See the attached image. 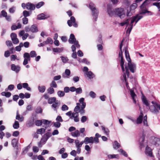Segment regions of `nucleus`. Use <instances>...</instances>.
Returning <instances> with one entry per match:
<instances>
[{"mask_svg":"<svg viewBox=\"0 0 160 160\" xmlns=\"http://www.w3.org/2000/svg\"><path fill=\"white\" fill-rule=\"evenodd\" d=\"M145 153L147 155L150 157H152L153 156L152 150L148 146H147L146 148Z\"/></svg>","mask_w":160,"mask_h":160,"instance_id":"obj_16","label":"nucleus"},{"mask_svg":"<svg viewBox=\"0 0 160 160\" xmlns=\"http://www.w3.org/2000/svg\"><path fill=\"white\" fill-rule=\"evenodd\" d=\"M23 14L24 17H27L30 16V14L29 12L26 10H24L23 12Z\"/></svg>","mask_w":160,"mask_h":160,"instance_id":"obj_54","label":"nucleus"},{"mask_svg":"<svg viewBox=\"0 0 160 160\" xmlns=\"http://www.w3.org/2000/svg\"><path fill=\"white\" fill-rule=\"evenodd\" d=\"M89 7L92 11L93 16L95 18V21H97L98 13V10L95 8L94 4L93 3H90L89 4Z\"/></svg>","mask_w":160,"mask_h":160,"instance_id":"obj_4","label":"nucleus"},{"mask_svg":"<svg viewBox=\"0 0 160 160\" xmlns=\"http://www.w3.org/2000/svg\"><path fill=\"white\" fill-rule=\"evenodd\" d=\"M102 129L104 132L107 135L109 134V130L108 128H105L104 126H102Z\"/></svg>","mask_w":160,"mask_h":160,"instance_id":"obj_51","label":"nucleus"},{"mask_svg":"<svg viewBox=\"0 0 160 160\" xmlns=\"http://www.w3.org/2000/svg\"><path fill=\"white\" fill-rule=\"evenodd\" d=\"M56 100V98L55 97L50 98L48 100V103L49 104H52Z\"/></svg>","mask_w":160,"mask_h":160,"instance_id":"obj_32","label":"nucleus"},{"mask_svg":"<svg viewBox=\"0 0 160 160\" xmlns=\"http://www.w3.org/2000/svg\"><path fill=\"white\" fill-rule=\"evenodd\" d=\"M22 23L24 24H26L28 23V19L27 17H24L22 19Z\"/></svg>","mask_w":160,"mask_h":160,"instance_id":"obj_63","label":"nucleus"},{"mask_svg":"<svg viewBox=\"0 0 160 160\" xmlns=\"http://www.w3.org/2000/svg\"><path fill=\"white\" fill-rule=\"evenodd\" d=\"M84 98H80L79 100V102L82 104V105L81 106V108L80 109L79 112L81 115L84 114L85 112V110L84 109L86 107V103L84 102Z\"/></svg>","mask_w":160,"mask_h":160,"instance_id":"obj_6","label":"nucleus"},{"mask_svg":"<svg viewBox=\"0 0 160 160\" xmlns=\"http://www.w3.org/2000/svg\"><path fill=\"white\" fill-rule=\"evenodd\" d=\"M62 48H53L52 49V50L53 52H60L62 51H63Z\"/></svg>","mask_w":160,"mask_h":160,"instance_id":"obj_45","label":"nucleus"},{"mask_svg":"<svg viewBox=\"0 0 160 160\" xmlns=\"http://www.w3.org/2000/svg\"><path fill=\"white\" fill-rule=\"evenodd\" d=\"M30 56L31 58L36 57L37 55L36 52L34 51H31L30 52Z\"/></svg>","mask_w":160,"mask_h":160,"instance_id":"obj_57","label":"nucleus"},{"mask_svg":"<svg viewBox=\"0 0 160 160\" xmlns=\"http://www.w3.org/2000/svg\"><path fill=\"white\" fill-rule=\"evenodd\" d=\"M57 94L59 97H62L64 96L65 93L63 91H59L57 92Z\"/></svg>","mask_w":160,"mask_h":160,"instance_id":"obj_44","label":"nucleus"},{"mask_svg":"<svg viewBox=\"0 0 160 160\" xmlns=\"http://www.w3.org/2000/svg\"><path fill=\"white\" fill-rule=\"evenodd\" d=\"M52 136L51 133L50 132H47L43 135L42 137L48 140V139Z\"/></svg>","mask_w":160,"mask_h":160,"instance_id":"obj_35","label":"nucleus"},{"mask_svg":"<svg viewBox=\"0 0 160 160\" xmlns=\"http://www.w3.org/2000/svg\"><path fill=\"white\" fill-rule=\"evenodd\" d=\"M30 56L29 53L28 52H25L23 55V58L24 59H28L29 61L30 60Z\"/></svg>","mask_w":160,"mask_h":160,"instance_id":"obj_47","label":"nucleus"},{"mask_svg":"<svg viewBox=\"0 0 160 160\" xmlns=\"http://www.w3.org/2000/svg\"><path fill=\"white\" fill-rule=\"evenodd\" d=\"M83 141L84 143L86 144L89 143H93V137H92L89 138L86 137L84 139V141Z\"/></svg>","mask_w":160,"mask_h":160,"instance_id":"obj_15","label":"nucleus"},{"mask_svg":"<svg viewBox=\"0 0 160 160\" xmlns=\"http://www.w3.org/2000/svg\"><path fill=\"white\" fill-rule=\"evenodd\" d=\"M149 109L150 111L154 113H158L159 112V111L157 106H156L151 105L149 106Z\"/></svg>","mask_w":160,"mask_h":160,"instance_id":"obj_11","label":"nucleus"},{"mask_svg":"<svg viewBox=\"0 0 160 160\" xmlns=\"http://www.w3.org/2000/svg\"><path fill=\"white\" fill-rule=\"evenodd\" d=\"M107 12L110 17H112L114 15H115L116 9L115 10H112V7L109 6H107Z\"/></svg>","mask_w":160,"mask_h":160,"instance_id":"obj_9","label":"nucleus"},{"mask_svg":"<svg viewBox=\"0 0 160 160\" xmlns=\"http://www.w3.org/2000/svg\"><path fill=\"white\" fill-rule=\"evenodd\" d=\"M18 140L16 138H14L12 141V145L13 147L15 148L17 146Z\"/></svg>","mask_w":160,"mask_h":160,"instance_id":"obj_39","label":"nucleus"},{"mask_svg":"<svg viewBox=\"0 0 160 160\" xmlns=\"http://www.w3.org/2000/svg\"><path fill=\"white\" fill-rule=\"evenodd\" d=\"M13 127L14 129H17L19 127V124L18 122L15 121L13 124Z\"/></svg>","mask_w":160,"mask_h":160,"instance_id":"obj_46","label":"nucleus"},{"mask_svg":"<svg viewBox=\"0 0 160 160\" xmlns=\"http://www.w3.org/2000/svg\"><path fill=\"white\" fill-rule=\"evenodd\" d=\"M143 16L140 14H137L135 16L132 17V20L131 21L130 25L133 26V23L135 22V24L142 18Z\"/></svg>","mask_w":160,"mask_h":160,"instance_id":"obj_7","label":"nucleus"},{"mask_svg":"<svg viewBox=\"0 0 160 160\" xmlns=\"http://www.w3.org/2000/svg\"><path fill=\"white\" fill-rule=\"evenodd\" d=\"M69 108L65 104L62 105L61 107V110L62 111H67L68 110Z\"/></svg>","mask_w":160,"mask_h":160,"instance_id":"obj_55","label":"nucleus"},{"mask_svg":"<svg viewBox=\"0 0 160 160\" xmlns=\"http://www.w3.org/2000/svg\"><path fill=\"white\" fill-rule=\"evenodd\" d=\"M155 145L157 146L160 145V139L158 138H155L154 139Z\"/></svg>","mask_w":160,"mask_h":160,"instance_id":"obj_34","label":"nucleus"},{"mask_svg":"<svg viewBox=\"0 0 160 160\" xmlns=\"http://www.w3.org/2000/svg\"><path fill=\"white\" fill-rule=\"evenodd\" d=\"M22 87L23 88L26 89L29 91H31V88L28 87V84L27 83H24L22 84Z\"/></svg>","mask_w":160,"mask_h":160,"instance_id":"obj_38","label":"nucleus"},{"mask_svg":"<svg viewBox=\"0 0 160 160\" xmlns=\"http://www.w3.org/2000/svg\"><path fill=\"white\" fill-rule=\"evenodd\" d=\"M47 92L48 93L51 94L54 93V90L53 88L50 87L47 89Z\"/></svg>","mask_w":160,"mask_h":160,"instance_id":"obj_43","label":"nucleus"},{"mask_svg":"<svg viewBox=\"0 0 160 160\" xmlns=\"http://www.w3.org/2000/svg\"><path fill=\"white\" fill-rule=\"evenodd\" d=\"M149 1L148 0H146L144 1V2L140 6V8L141 9H143L146 6L148 5V4Z\"/></svg>","mask_w":160,"mask_h":160,"instance_id":"obj_40","label":"nucleus"},{"mask_svg":"<svg viewBox=\"0 0 160 160\" xmlns=\"http://www.w3.org/2000/svg\"><path fill=\"white\" fill-rule=\"evenodd\" d=\"M75 91L76 94H79L82 93V90L81 88L79 87L78 88H76V90Z\"/></svg>","mask_w":160,"mask_h":160,"instance_id":"obj_53","label":"nucleus"},{"mask_svg":"<svg viewBox=\"0 0 160 160\" xmlns=\"http://www.w3.org/2000/svg\"><path fill=\"white\" fill-rule=\"evenodd\" d=\"M142 100L143 103L146 106H149V103L144 95H142Z\"/></svg>","mask_w":160,"mask_h":160,"instance_id":"obj_20","label":"nucleus"},{"mask_svg":"<svg viewBox=\"0 0 160 160\" xmlns=\"http://www.w3.org/2000/svg\"><path fill=\"white\" fill-rule=\"evenodd\" d=\"M130 21V19L128 18L125 20L124 22L120 23V24L122 26H124L125 24L127 25V26L129 25V22Z\"/></svg>","mask_w":160,"mask_h":160,"instance_id":"obj_42","label":"nucleus"},{"mask_svg":"<svg viewBox=\"0 0 160 160\" xmlns=\"http://www.w3.org/2000/svg\"><path fill=\"white\" fill-rule=\"evenodd\" d=\"M35 8V6L31 2L27 3V9L30 11L34 10Z\"/></svg>","mask_w":160,"mask_h":160,"instance_id":"obj_17","label":"nucleus"},{"mask_svg":"<svg viewBox=\"0 0 160 160\" xmlns=\"http://www.w3.org/2000/svg\"><path fill=\"white\" fill-rule=\"evenodd\" d=\"M79 114L78 112H73L72 113V115L70 117V118L72 119L74 118V121L76 122H78L79 121V118L78 117Z\"/></svg>","mask_w":160,"mask_h":160,"instance_id":"obj_13","label":"nucleus"},{"mask_svg":"<svg viewBox=\"0 0 160 160\" xmlns=\"http://www.w3.org/2000/svg\"><path fill=\"white\" fill-rule=\"evenodd\" d=\"M16 119L19 120L20 122H22L24 120V117L23 116H20L18 111H17V115L16 117Z\"/></svg>","mask_w":160,"mask_h":160,"instance_id":"obj_27","label":"nucleus"},{"mask_svg":"<svg viewBox=\"0 0 160 160\" xmlns=\"http://www.w3.org/2000/svg\"><path fill=\"white\" fill-rule=\"evenodd\" d=\"M60 105V102L58 100H56L51 105V107L54 111L57 112V109Z\"/></svg>","mask_w":160,"mask_h":160,"instance_id":"obj_8","label":"nucleus"},{"mask_svg":"<svg viewBox=\"0 0 160 160\" xmlns=\"http://www.w3.org/2000/svg\"><path fill=\"white\" fill-rule=\"evenodd\" d=\"M71 135L74 137H78L80 136V134L78 130H75L74 132H71Z\"/></svg>","mask_w":160,"mask_h":160,"instance_id":"obj_26","label":"nucleus"},{"mask_svg":"<svg viewBox=\"0 0 160 160\" xmlns=\"http://www.w3.org/2000/svg\"><path fill=\"white\" fill-rule=\"evenodd\" d=\"M118 151L122 153L124 156L125 157H128V155L126 152L122 149H120L118 150Z\"/></svg>","mask_w":160,"mask_h":160,"instance_id":"obj_52","label":"nucleus"},{"mask_svg":"<svg viewBox=\"0 0 160 160\" xmlns=\"http://www.w3.org/2000/svg\"><path fill=\"white\" fill-rule=\"evenodd\" d=\"M74 142L76 147H81L84 143L83 141H82L80 142H79V141L78 139L75 140Z\"/></svg>","mask_w":160,"mask_h":160,"instance_id":"obj_25","label":"nucleus"},{"mask_svg":"<svg viewBox=\"0 0 160 160\" xmlns=\"http://www.w3.org/2000/svg\"><path fill=\"white\" fill-rule=\"evenodd\" d=\"M85 74L89 79L95 77V75L91 71H89L87 72H85Z\"/></svg>","mask_w":160,"mask_h":160,"instance_id":"obj_23","label":"nucleus"},{"mask_svg":"<svg viewBox=\"0 0 160 160\" xmlns=\"http://www.w3.org/2000/svg\"><path fill=\"white\" fill-rule=\"evenodd\" d=\"M124 41V39H123L121 41L120 44V52L119 54V57L121 58L120 65L122 69L123 72L125 71L124 64V60L122 56V47L123 45V43Z\"/></svg>","mask_w":160,"mask_h":160,"instance_id":"obj_3","label":"nucleus"},{"mask_svg":"<svg viewBox=\"0 0 160 160\" xmlns=\"http://www.w3.org/2000/svg\"><path fill=\"white\" fill-rule=\"evenodd\" d=\"M7 13L4 10H2L1 11V14L0 15V18L2 17H6L7 14Z\"/></svg>","mask_w":160,"mask_h":160,"instance_id":"obj_50","label":"nucleus"},{"mask_svg":"<svg viewBox=\"0 0 160 160\" xmlns=\"http://www.w3.org/2000/svg\"><path fill=\"white\" fill-rule=\"evenodd\" d=\"M71 72L70 70L66 69L64 73L62 74V77L64 78H69Z\"/></svg>","mask_w":160,"mask_h":160,"instance_id":"obj_18","label":"nucleus"},{"mask_svg":"<svg viewBox=\"0 0 160 160\" xmlns=\"http://www.w3.org/2000/svg\"><path fill=\"white\" fill-rule=\"evenodd\" d=\"M50 85V87H52V88H56L57 87V85L56 82L55 81L53 80L52 82Z\"/></svg>","mask_w":160,"mask_h":160,"instance_id":"obj_58","label":"nucleus"},{"mask_svg":"<svg viewBox=\"0 0 160 160\" xmlns=\"http://www.w3.org/2000/svg\"><path fill=\"white\" fill-rule=\"evenodd\" d=\"M44 4V2H40L38 3L36 5V8H39Z\"/></svg>","mask_w":160,"mask_h":160,"instance_id":"obj_49","label":"nucleus"},{"mask_svg":"<svg viewBox=\"0 0 160 160\" xmlns=\"http://www.w3.org/2000/svg\"><path fill=\"white\" fill-rule=\"evenodd\" d=\"M126 12L123 8H116L115 15L118 16L121 18L125 17Z\"/></svg>","mask_w":160,"mask_h":160,"instance_id":"obj_5","label":"nucleus"},{"mask_svg":"<svg viewBox=\"0 0 160 160\" xmlns=\"http://www.w3.org/2000/svg\"><path fill=\"white\" fill-rule=\"evenodd\" d=\"M137 7V4L136 3H133L130 6V8L131 9H135Z\"/></svg>","mask_w":160,"mask_h":160,"instance_id":"obj_64","label":"nucleus"},{"mask_svg":"<svg viewBox=\"0 0 160 160\" xmlns=\"http://www.w3.org/2000/svg\"><path fill=\"white\" fill-rule=\"evenodd\" d=\"M1 94L2 96H5L7 98L10 97L11 95V92H2Z\"/></svg>","mask_w":160,"mask_h":160,"instance_id":"obj_37","label":"nucleus"},{"mask_svg":"<svg viewBox=\"0 0 160 160\" xmlns=\"http://www.w3.org/2000/svg\"><path fill=\"white\" fill-rule=\"evenodd\" d=\"M125 69H126V73H124L123 75V77L124 79V80L125 81H126L127 80V78H126V75H127L128 77H129V71H128V67H127V66H125Z\"/></svg>","mask_w":160,"mask_h":160,"instance_id":"obj_22","label":"nucleus"},{"mask_svg":"<svg viewBox=\"0 0 160 160\" xmlns=\"http://www.w3.org/2000/svg\"><path fill=\"white\" fill-rule=\"evenodd\" d=\"M143 114L142 113H141V115L137 118L136 123L137 124H139L142 123V121Z\"/></svg>","mask_w":160,"mask_h":160,"instance_id":"obj_24","label":"nucleus"},{"mask_svg":"<svg viewBox=\"0 0 160 160\" xmlns=\"http://www.w3.org/2000/svg\"><path fill=\"white\" fill-rule=\"evenodd\" d=\"M125 53L126 59L128 62V68L131 72L134 73L136 69V65L134 63L131 62L129 52L128 51V46L126 47L125 48Z\"/></svg>","mask_w":160,"mask_h":160,"instance_id":"obj_1","label":"nucleus"},{"mask_svg":"<svg viewBox=\"0 0 160 160\" xmlns=\"http://www.w3.org/2000/svg\"><path fill=\"white\" fill-rule=\"evenodd\" d=\"M143 123L144 125L146 126H148V124L147 121V116H145L144 117Z\"/></svg>","mask_w":160,"mask_h":160,"instance_id":"obj_61","label":"nucleus"},{"mask_svg":"<svg viewBox=\"0 0 160 160\" xmlns=\"http://www.w3.org/2000/svg\"><path fill=\"white\" fill-rule=\"evenodd\" d=\"M42 109L40 107H37L35 111L37 113H42Z\"/></svg>","mask_w":160,"mask_h":160,"instance_id":"obj_59","label":"nucleus"},{"mask_svg":"<svg viewBox=\"0 0 160 160\" xmlns=\"http://www.w3.org/2000/svg\"><path fill=\"white\" fill-rule=\"evenodd\" d=\"M46 129L41 128L37 130V133L38 134H42L45 132Z\"/></svg>","mask_w":160,"mask_h":160,"instance_id":"obj_36","label":"nucleus"},{"mask_svg":"<svg viewBox=\"0 0 160 160\" xmlns=\"http://www.w3.org/2000/svg\"><path fill=\"white\" fill-rule=\"evenodd\" d=\"M47 18L46 15H45L43 13H42L38 16L37 19L38 20H42L45 19Z\"/></svg>","mask_w":160,"mask_h":160,"instance_id":"obj_28","label":"nucleus"},{"mask_svg":"<svg viewBox=\"0 0 160 160\" xmlns=\"http://www.w3.org/2000/svg\"><path fill=\"white\" fill-rule=\"evenodd\" d=\"M145 136V135L143 132L142 136L140 137L139 140L141 148H142L143 147V142L144 141Z\"/></svg>","mask_w":160,"mask_h":160,"instance_id":"obj_14","label":"nucleus"},{"mask_svg":"<svg viewBox=\"0 0 160 160\" xmlns=\"http://www.w3.org/2000/svg\"><path fill=\"white\" fill-rule=\"evenodd\" d=\"M42 123V121L41 120H36L35 122V124L37 126H41Z\"/></svg>","mask_w":160,"mask_h":160,"instance_id":"obj_56","label":"nucleus"},{"mask_svg":"<svg viewBox=\"0 0 160 160\" xmlns=\"http://www.w3.org/2000/svg\"><path fill=\"white\" fill-rule=\"evenodd\" d=\"M88 119V118L86 116H83L81 118V122L82 123H84L87 121Z\"/></svg>","mask_w":160,"mask_h":160,"instance_id":"obj_62","label":"nucleus"},{"mask_svg":"<svg viewBox=\"0 0 160 160\" xmlns=\"http://www.w3.org/2000/svg\"><path fill=\"white\" fill-rule=\"evenodd\" d=\"M146 13H150V15H152V12L144 9L142 10L141 12H140V13L138 14H140V15H141V14H144Z\"/></svg>","mask_w":160,"mask_h":160,"instance_id":"obj_48","label":"nucleus"},{"mask_svg":"<svg viewBox=\"0 0 160 160\" xmlns=\"http://www.w3.org/2000/svg\"><path fill=\"white\" fill-rule=\"evenodd\" d=\"M38 89L39 92L41 93L44 92L46 90V87L44 86H38Z\"/></svg>","mask_w":160,"mask_h":160,"instance_id":"obj_33","label":"nucleus"},{"mask_svg":"<svg viewBox=\"0 0 160 160\" xmlns=\"http://www.w3.org/2000/svg\"><path fill=\"white\" fill-rule=\"evenodd\" d=\"M113 148L114 149H117L120 147L121 145L117 141H115L114 142L113 145Z\"/></svg>","mask_w":160,"mask_h":160,"instance_id":"obj_30","label":"nucleus"},{"mask_svg":"<svg viewBox=\"0 0 160 160\" xmlns=\"http://www.w3.org/2000/svg\"><path fill=\"white\" fill-rule=\"evenodd\" d=\"M34 124V120H30L27 121V125L29 127H32Z\"/></svg>","mask_w":160,"mask_h":160,"instance_id":"obj_41","label":"nucleus"},{"mask_svg":"<svg viewBox=\"0 0 160 160\" xmlns=\"http://www.w3.org/2000/svg\"><path fill=\"white\" fill-rule=\"evenodd\" d=\"M31 32L35 33L38 31V28L35 25H33L31 27Z\"/></svg>","mask_w":160,"mask_h":160,"instance_id":"obj_29","label":"nucleus"},{"mask_svg":"<svg viewBox=\"0 0 160 160\" xmlns=\"http://www.w3.org/2000/svg\"><path fill=\"white\" fill-rule=\"evenodd\" d=\"M61 58L62 62L64 63H66L68 61V59L67 57L61 56Z\"/></svg>","mask_w":160,"mask_h":160,"instance_id":"obj_60","label":"nucleus"},{"mask_svg":"<svg viewBox=\"0 0 160 160\" xmlns=\"http://www.w3.org/2000/svg\"><path fill=\"white\" fill-rule=\"evenodd\" d=\"M11 70L15 72L16 73H18L20 70V67L18 65L16 66L14 64L11 65Z\"/></svg>","mask_w":160,"mask_h":160,"instance_id":"obj_12","label":"nucleus"},{"mask_svg":"<svg viewBox=\"0 0 160 160\" xmlns=\"http://www.w3.org/2000/svg\"><path fill=\"white\" fill-rule=\"evenodd\" d=\"M108 157L109 159L115 158L118 159L119 158L118 154H109L108 155Z\"/></svg>","mask_w":160,"mask_h":160,"instance_id":"obj_31","label":"nucleus"},{"mask_svg":"<svg viewBox=\"0 0 160 160\" xmlns=\"http://www.w3.org/2000/svg\"><path fill=\"white\" fill-rule=\"evenodd\" d=\"M10 36L13 44H17L19 42V41L17 38V35L16 33H12L11 34Z\"/></svg>","mask_w":160,"mask_h":160,"instance_id":"obj_10","label":"nucleus"},{"mask_svg":"<svg viewBox=\"0 0 160 160\" xmlns=\"http://www.w3.org/2000/svg\"><path fill=\"white\" fill-rule=\"evenodd\" d=\"M67 13L69 17H71L70 19L67 21V23L69 27H71L72 25V23H73V26L75 28H77L78 26V24L76 22V20L75 18L73 16H71L72 13L71 10H69L67 12Z\"/></svg>","mask_w":160,"mask_h":160,"instance_id":"obj_2","label":"nucleus"},{"mask_svg":"<svg viewBox=\"0 0 160 160\" xmlns=\"http://www.w3.org/2000/svg\"><path fill=\"white\" fill-rule=\"evenodd\" d=\"M76 41V39L74 35L73 34H71L68 40L70 44H73Z\"/></svg>","mask_w":160,"mask_h":160,"instance_id":"obj_19","label":"nucleus"},{"mask_svg":"<svg viewBox=\"0 0 160 160\" xmlns=\"http://www.w3.org/2000/svg\"><path fill=\"white\" fill-rule=\"evenodd\" d=\"M130 94L132 99H133L134 103H136V100L135 99V97H137V95L134 92L133 90H130Z\"/></svg>","mask_w":160,"mask_h":160,"instance_id":"obj_21","label":"nucleus"}]
</instances>
